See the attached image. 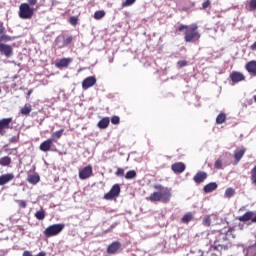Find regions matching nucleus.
<instances>
[{"label":"nucleus","mask_w":256,"mask_h":256,"mask_svg":"<svg viewBox=\"0 0 256 256\" xmlns=\"http://www.w3.org/2000/svg\"><path fill=\"white\" fill-rule=\"evenodd\" d=\"M13 121L12 117L3 118L0 120V135H3L4 129H11V122Z\"/></svg>","instance_id":"11"},{"label":"nucleus","mask_w":256,"mask_h":256,"mask_svg":"<svg viewBox=\"0 0 256 256\" xmlns=\"http://www.w3.org/2000/svg\"><path fill=\"white\" fill-rule=\"evenodd\" d=\"M225 197L226 199H231V197H233L235 195V189H233L232 187H229L225 190Z\"/></svg>","instance_id":"29"},{"label":"nucleus","mask_w":256,"mask_h":256,"mask_svg":"<svg viewBox=\"0 0 256 256\" xmlns=\"http://www.w3.org/2000/svg\"><path fill=\"white\" fill-rule=\"evenodd\" d=\"M185 168V163L183 162H176L171 166L172 171L175 173H183V171H185Z\"/></svg>","instance_id":"18"},{"label":"nucleus","mask_w":256,"mask_h":256,"mask_svg":"<svg viewBox=\"0 0 256 256\" xmlns=\"http://www.w3.org/2000/svg\"><path fill=\"white\" fill-rule=\"evenodd\" d=\"M246 152H247V149L243 147L240 149H236L234 151V165H237L239 161L243 159V156L245 155Z\"/></svg>","instance_id":"12"},{"label":"nucleus","mask_w":256,"mask_h":256,"mask_svg":"<svg viewBox=\"0 0 256 256\" xmlns=\"http://www.w3.org/2000/svg\"><path fill=\"white\" fill-rule=\"evenodd\" d=\"M250 179H251L252 185L256 186V165L251 170V177H250Z\"/></svg>","instance_id":"33"},{"label":"nucleus","mask_w":256,"mask_h":256,"mask_svg":"<svg viewBox=\"0 0 256 256\" xmlns=\"http://www.w3.org/2000/svg\"><path fill=\"white\" fill-rule=\"evenodd\" d=\"M207 177H208L207 172L199 171L193 177V181L197 183V185H199L200 183H203V181H205Z\"/></svg>","instance_id":"17"},{"label":"nucleus","mask_w":256,"mask_h":256,"mask_svg":"<svg viewBox=\"0 0 256 256\" xmlns=\"http://www.w3.org/2000/svg\"><path fill=\"white\" fill-rule=\"evenodd\" d=\"M78 21H79V19L77 17H75V16L70 17V20H69V22L72 25H77Z\"/></svg>","instance_id":"44"},{"label":"nucleus","mask_w":256,"mask_h":256,"mask_svg":"<svg viewBox=\"0 0 256 256\" xmlns=\"http://www.w3.org/2000/svg\"><path fill=\"white\" fill-rule=\"evenodd\" d=\"M245 69L249 73V75L256 77V61L255 60H252L246 63Z\"/></svg>","instance_id":"15"},{"label":"nucleus","mask_w":256,"mask_h":256,"mask_svg":"<svg viewBox=\"0 0 256 256\" xmlns=\"http://www.w3.org/2000/svg\"><path fill=\"white\" fill-rule=\"evenodd\" d=\"M105 17V11L103 10H98L94 13V19H103Z\"/></svg>","instance_id":"32"},{"label":"nucleus","mask_w":256,"mask_h":256,"mask_svg":"<svg viewBox=\"0 0 256 256\" xmlns=\"http://www.w3.org/2000/svg\"><path fill=\"white\" fill-rule=\"evenodd\" d=\"M115 227V225H112L108 230L105 231V233H109V231H111V229H113Z\"/></svg>","instance_id":"54"},{"label":"nucleus","mask_w":256,"mask_h":256,"mask_svg":"<svg viewBox=\"0 0 256 256\" xmlns=\"http://www.w3.org/2000/svg\"><path fill=\"white\" fill-rule=\"evenodd\" d=\"M5 33V26L0 24V35H3Z\"/></svg>","instance_id":"51"},{"label":"nucleus","mask_w":256,"mask_h":256,"mask_svg":"<svg viewBox=\"0 0 256 256\" xmlns=\"http://www.w3.org/2000/svg\"><path fill=\"white\" fill-rule=\"evenodd\" d=\"M135 177H137V172L135 170H129L125 174V179H127L128 181L131 179H135Z\"/></svg>","instance_id":"28"},{"label":"nucleus","mask_w":256,"mask_h":256,"mask_svg":"<svg viewBox=\"0 0 256 256\" xmlns=\"http://www.w3.org/2000/svg\"><path fill=\"white\" fill-rule=\"evenodd\" d=\"M109 123H111L109 117H104L98 122L97 125L99 129H107V127H109Z\"/></svg>","instance_id":"21"},{"label":"nucleus","mask_w":256,"mask_h":256,"mask_svg":"<svg viewBox=\"0 0 256 256\" xmlns=\"http://www.w3.org/2000/svg\"><path fill=\"white\" fill-rule=\"evenodd\" d=\"M217 184L215 182H210L204 186V193H212L217 189Z\"/></svg>","instance_id":"22"},{"label":"nucleus","mask_w":256,"mask_h":256,"mask_svg":"<svg viewBox=\"0 0 256 256\" xmlns=\"http://www.w3.org/2000/svg\"><path fill=\"white\" fill-rule=\"evenodd\" d=\"M29 113H31V106L25 105V106L21 109V114H22V115H29Z\"/></svg>","instance_id":"37"},{"label":"nucleus","mask_w":256,"mask_h":256,"mask_svg":"<svg viewBox=\"0 0 256 256\" xmlns=\"http://www.w3.org/2000/svg\"><path fill=\"white\" fill-rule=\"evenodd\" d=\"M27 181L31 185H37V183L41 181V177L39 176V174H30L28 175Z\"/></svg>","instance_id":"20"},{"label":"nucleus","mask_w":256,"mask_h":256,"mask_svg":"<svg viewBox=\"0 0 256 256\" xmlns=\"http://www.w3.org/2000/svg\"><path fill=\"white\" fill-rule=\"evenodd\" d=\"M156 73H159V68L156 69Z\"/></svg>","instance_id":"57"},{"label":"nucleus","mask_w":256,"mask_h":256,"mask_svg":"<svg viewBox=\"0 0 256 256\" xmlns=\"http://www.w3.org/2000/svg\"><path fill=\"white\" fill-rule=\"evenodd\" d=\"M7 63H15V61L13 60V61H7Z\"/></svg>","instance_id":"56"},{"label":"nucleus","mask_w":256,"mask_h":256,"mask_svg":"<svg viewBox=\"0 0 256 256\" xmlns=\"http://www.w3.org/2000/svg\"><path fill=\"white\" fill-rule=\"evenodd\" d=\"M28 5H30V7L37 5V0H28Z\"/></svg>","instance_id":"48"},{"label":"nucleus","mask_w":256,"mask_h":256,"mask_svg":"<svg viewBox=\"0 0 256 256\" xmlns=\"http://www.w3.org/2000/svg\"><path fill=\"white\" fill-rule=\"evenodd\" d=\"M97 83V78L95 76H89L82 81V89L87 91L91 89Z\"/></svg>","instance_id":"7"},{"label":"nucleus","mask_w":256,"mask_h":256,"mask_svg":"<svg viewBox=\"0 0 256 256\" xmlns=\"http://www.w3.org/2000/svg\"><path fill=\"white\" fill-rule=\"evenodd\" d=\"M0 165L2 167H9V165H11V157L4 156V157L0 158Z\"/></svg>","instance_id":"25"},{"label":"nucleus","mask_w":256,"mask_h":256,"mask_svg":"<svg viewBox=\"0 0 256 256\" xmlns=\"http://www.w3.org/2000/svg\"><path fill=\"white\" fill-rule=\"evenodd\" d=\"M35 13V8L31 7L28 3H22L19 6L18 16L20 19H32Z\"/></svg>","instance_id":"2"},{"label":"nucleus","mask_w":256,"mask_h":256,"mask_svg":"<svg viewBox=\"0 0 256 256\" xmlns=\"http://www.w3.org/2000/svg\"><path fill=\"white\" fill-rule=\"evenodd\" d=\"M189 63L186 60H179L177 62V68L178 69H183V67H187Z\"/></svg>","instance_id":"36"},{"label":"nucleus","mask_w":256,"mask_h":256,"mask_svg":"<svg viewBox=\"0 0 256 256\" xmlns=\"http://www.w3.org/2000/svg\"><path fill=\"white\" fill-rule=\"evenodd\" d=\"M121 194V186L119 184H114L110 191L104 195V199L106 201H111L112 199H115V197H119Z\"/></svg>","instance_id":"4"},{"label":"nucleus","mask_w":256,"mask_h":256,"mask_svg":"<svg viewBox=\"0 0 256 256\" xmlns=\"http://www.w3.org/2000/svg\"><path fill=\"white\" fill-rule=\"evenodd\" d=\"M171 200V188H161V201L162 203H169Z\"/></svg>","instance_id":"13"},{"label":"nucleus","mask_w":256,"mask_h":256,"mask_svg":"<svg viewBox=\"0 0 256 256\" xmlns=\"http://www.w3.org/2000/svg\"><path fill=\"white\" fill-rule=\"evenodd\" d=\"M91 175H93V167H91V165H88L79 170V177L82 181H85V179H89Z\"/></svg>","instance_id":"8"},{"label":"nucleus","mask_w":256,"mask_h":256,"mask_svg":"<svg viewBox=\"0 0 256 256\" xmlns=\"http://www.w3.org/2000/svg\"><path fill=\"white\" fill-rule=\"evenodd\" d=\"M195 219V216L193 215V212H188L184 214V216L181 218V223H191Z\"/></svg>","instance_id":"23"},{"label":"nucleus","mask_w":256,"mask_h":256,"mask_svg":"<svg viewBox=\"0 0 256 256\" xmlns=\"http://www.w3.org/2000/svg\"><path fill=\"white\" fill-rule=\"evenodd\" d=\"M254 101H255V103H256V95L254 96Z\"/></svg>","instance_id":"58"},{"label":"nucleus","mask_w":256,"mask_h":256,"mask_svg":"<svg viewBox=\"0 0 256 256\" xmlns=\"http://www.w3.org/2000/svg\"><path fill=\"white\" fill-rule=\"evenodd\" d=\"M0 55L6 57V59H11L13 57V46L5 43H0Z\"/></svg>","instance_id":"5"},{"label":"nucleus","mask_w":256,"mask_h":256,"mask_svg":"<svg viewBox=\"0 0 256 256\" xmlns=\"http://www.w3.org/2000/svg\"><path fill=\"white\" fill-rule=\"evenodd\" d=\"M155 189H159L157 192L152 193L149 198H147L148 201H151V203H157L161 201V185H155Z\"/></svg>","instance_id":"9"},{"label":"nucleus","mask_w":256,"mask_h":256,"mask_svg":"<svg viewBox=\"0 0 256 256\" xmlns=\"http://www.w3.org/2000/svg\"><path fill=\"white\" fill-rule=\"evenodd\" d=\"M13 37L7 35V34H1L0 35V43H7L9 41H12Z\"/></svg>","instance_id":"30"},{"label":"nucleus","mask_w":256,"mask_h":256,"mask_svg":"<svg viewBox=\"0 0 256 256\" xmlns=\"http://www.w3.org/2000/svg\"><path fill=\"white\" fill-rule=\"evenodd\" d=\"M47 254L45 252H39L36 256H46Z\"/></svg>","instance_id":"52"},{"label":"nucleus","mask_w":256,"mask_h":256,"mask_svg":"<svg viewBox=\"0 0 256 256\" xmlns=\"http://www.w3.org/2000/svg\"><path fill=\"white\" fill-rule=\"evenodd\" d=\"M119 249H121V244L119 241H114L112 242L108 248H107V253L109 255H115V253H117V251H119Z\"/></svg>","instance_id":"14"},{"label":"nucleus","mask_w":256,"mask_h":256,"mask_svg":"<svg viewBox=\"0 0 256 256\" xmlns=\"http://www.w3.org/2000/svg\"><path fill=\"white\" fill-rule=\"evenodd\" d=\"M73 41V36H69L63 41V45L67 47V45H71V42Z\"/></svg>","instance_id":"42"},{"label":"nucleus","mask_w":256,"mask_h":256,"mask_svg":"<svg viewBox=\"0 0 256 256\" xmlns=\"http://www.w3.org/2000/svg\"><path fill=\"white\" fill-rule=\"evenodd\" d=\"M115 175L117 177H123V175H125V170L123 168H118Z\"/></svg>","instance_id":"43"},{"label":"nucleus","mask_w":256,"mask_h":256,"mask_svg":"<svg viewBox=\"0 0 256 256\" xmlns=\"http://www.w3.org/2000/svg\"><path fill=\"white\" fill-rule=\"evenodd\" d=\"M252 223H256V214L252 216Z\"/></svg>","instance_id":"53"},{"label":"nucleus","mask_w":256,"mask_h":256,"mask_svg":"<svg viewBox=\"0 0 256 256\" xmlns=\"http://www.w3.org/2000/svg\"><path fill=\"white\" fill-rule=\"evenodd\" d=\"M0 93H1V89H0Z\"/></svg>","instance_id":"59"},{"label":"nucleus","mask_w":256,"mask_h":256,"mask_svg":"<svg viewBox=\"0 0 256 256\" xmlns=\"http://www.w3.org/2000/svg\"><path fill=\"white\" fill-rule=\"evenodd\" d=\"M120 122H121V118H119V116H112L111 118L112 125H119Z\"/></svg>","instance_id":"40"},{"label":"nucleus","mask_w":256,"mask_h":256,"mask_svg":"<svg viewBox=\"0 0 256 256\" xmlns=\"http://www.w3.org/2000/svg\"><path fill=\"white\" fill-rule=\"evenodd\" d=\"M35 217L36 219H38V221H43V219H45V210H39L35 213Z\"/></svg>","instance_id":"31"},{"label":"nucleus","mask_w":256,"mask_h":256,"mask_svg":"<svg viewBox=\"0 0 256 256\" xmlns=\"http://www.w3.org/2000/svg\"><path fill=\"white\" fill-rule=\"evenodd\" d=\"M137 0H125L122 3V7H131Z\"/></svg>","instance_id":"39"},{"label":"nucleus","mask_w":256,"mask_h":256,"mask_svg":"<svg viewBox=\"0 0 256 256\" xmlns=\"http://www.w3.org/2000/svg\"><path fill=\"white\" fill-rule=\"evenodd\" d=\"M253 215H255L253 211H247L244 215L238 217V220L242 221V223H247V221L253 222Z\"/></svg>","instance_id":"19"},{"label":"nucleus","mask_w":256,"mask_h":256,"mask_svg":"<svg viewBox=\"0 0 256 256\" xmlns=\"http://www.w3.org/2000/svg\"><path fill=\"white\" fill-rule=\"evenodd\" d=\"M248 256H256V247L252 246L247 249Z\"/></svg>","instance_id":"38"},{"label":"nucleus","mask_w":256,"mask_h":256,"mask_svg":"<svg viewBox=\"0 0 256 256\" xmlns=\"http://www.w3.org/2000/svg\"><path fill=\"white\" fill-rule=\"evenodd\" d=\"M178 31L179 33L184 31V41L186 43H197L201 39V33H199V26L197 24L180 25Z\"/></svg>","instance_id":"1"},{"label":"nucleus","mask_w":256,"mask_h":256,"mask_svg":"<svg viewBox=\"0 0 256 256\" xmlns=\"http://www.w3.org/2000/svg\"><path fill=\"white\" fill-rule=\"evenodd\" d=\"M19 141V136H12L10 138V143H17Z\"/></svg>","instance_id":"47"},{"label":"nucleus","mask_w":256,"mask_h":256,"mask_svg":"<svg viewBox=\"0 0 256 256\" xmlns=\"http://www.w3.org/2000/svg\"><path fill=\"white\" fill-rule=\"evenodd\" d=\"M202 225H204V227H211V216H205L203 221H202Z\"/></svg>","instance_id":"34"},{"label":"nucleus","mask_w":256,"mask_h":256,"mask_svg":"<svg viewBox=\"0 0 256 256\" xmlns=\"http://www.w3.org/2000/svg\"><path fill=\"white\" fill-rule=\"evenodd\" d=\"M214 169H223V160L218 158L214 163Z\"/></svg>","instance_id":"35"},{"label":"nucleus","mask_w":256,"mask_h":256,"mask_svg":"<svg viewBox=\"0 0 256 256\" xmlns=\"http://www.w3.org/2000/svg\"><path fill=\"white\" fill-rule=\"evenodd\" d=\"M71 63V58H62L59 60V62L56 63V67H69V64Z\"/></svg>","instance_id":"24"},{"label":"nucleus","mask_w":256,"mask_h":256,"mask_svg":"<svg viewBox=\"0 0 256 256\" xmlns=\"http://www.w3.org/2000/svg\"><path fill=\"white\" fill-rule=\"evenodd\" d=\"M208 7H211V1L210 0H206L202 4V9H207Z\"/></svg>","instance_id":"46"},{"label":"nucleus","mask_w":256,"mask_h":256,"mask_svg":"<svg viewBox=\"0 0 256 256\" xmlns=\"http://www.w3.org/2000/svg\"><path fill=\"white\" fill-rule=\"evenodd\" d=\"M18 205L22 209H25L27 207V202H25V200H18Z\"/></svg>","instance_id":"45"},{"label":"nucleus","mask_w":256,"mask_h":256,"mask_svg":"<svg viewBox=\"0 0 256 256\" xmlns=\"http://www.w3.org/2000/svg\"><path fill=\"white\" fill-rule=\"evenodd\" d=\"M63 129H61V130H58V131H56V132H54L53 134H52V136H51V138L50 139H52V142L53 141H58V139H61V137H62V135H63Z\"/></svg>","instance_id":"27"},{"label":"nucleus","mask_w":256,"mask_h":256,"mask_svg":"<svg viewBox=\"0 0 256 256\" xmlns=\"http://www.w3.org/2000/svg\"><path fill=\"white\" fill-rule=\"evenodd\" d=\"M9 253V250H0V256H6Z\"/></svg>","instance_id":"49"},{"label":"nucleus","mask_w":256,"mask_h":256,"mask_svg":"<svg viewBox=\"0 0 256 256\" xmlns=\"http://www.w3.org/2000/svg\"><path fill=\"white\" fill-rule=\"evenodd\" d=\"M15 179V175L13 173H7L0 176V186L7 185L10 181Z\"/></svg>","instance_id":"16"},{"label":"nucleus","mask_w":256,"mask_h":256,"mask_svg":"<svg viewBox=\"0 0 256 256\" xmlns=\"http://www.w3.org/2000/svg\"><path fill=\"white\" fill-rule=\"evenodd\" d=\"M225 121H227V115L225 113H220L217 117H216V123L217 125H223V123H225Z\"/></svg>","instance_id":"26"},{"label":"nucleus","mask_w":256,"mask_h":256,"mask_svg":"<svg viewBox=\"0 0 256 256\" xmlns=\"http://www.w3.org/2000/svg\"><path fill=\"white\" fill-rule=\"evenodd\" d=\"M23 256H33V254L31 253V251L26 250L23 252Z\"/></svg>","instance_id":"50"},{"label":"nucleus","mask_w":256,"mask_h":256,"mask_svg":"<svg viewBox=\"0 0 256 256\" xmlns=\"http://www.w3.org/2000/svg\"><path fill=\"white\" fill-rule=\"evenodd\" d=\"M40 151H43V153H47L48 151H55V146L53 145V139L49 138L43 141L40 144Z\"/></svg>","instance_id":"6"},{"label":"nucleus","mask_w":256,"mask_h":256,"mask_svg":"<svg viewBox=\"0 0 256 256\" xmlns=\"http://www.w3.org/2000/svg\"><path fill=\"white\" fill-rule=\"evenodd\" d=\"M65 229V224H53L44 230L45 237H55Z\"/></svg>","instance_id":"3"},{"label":"nucleus","mask_w":256,"mask_h":256,"mask_svg":"<svg viewBox=\"0 0 256 256\" xmlns=\"http://www.w3.org/2000/svg\"><path fill=\"white\" fill-rule=\"evenodd\" d=\"M230 79L232 81V83H241V81H245V75L241 72L238 71H233L230 74Z\"/></svg>","instance_id":"10"},{"label":"nucleus","mask_w":256,"mask_h":256,"mask_svg":"<svg viewBox=\"0 0 256 256\" xmlns=\"http://www.w3.org/2000/svg\"><path fill=\"white\" fill-rule=\"evenodd\" d=\"M249 9L250 11H256V0L249 1Z\"/></svg>","instance_id":"41"},{"label":"nucleus","mask_w":256,"mask_h":256,"mask_svg":"<svg viewBox=\"0 0 256 256\" xmlns=\"http://www.w3.org/2000/svg\"><path fill=\"white\" fill-rule=\"evenodd\" d=\"M108 62H109V63H113V57H109V58H108Z\"/></svg>","instance_id":"55"}]
</instances>
